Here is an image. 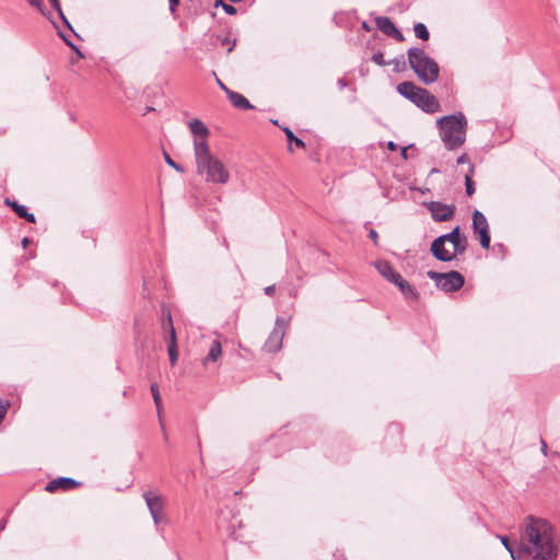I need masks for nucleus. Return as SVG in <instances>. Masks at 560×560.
I'll use <instances>...</instances> for the list:
<instances>
[{
	"instance_id": "obj_1",
	"label": "nucleus",
	"mask_w": 560,
	"mask_h": 560,
	"mask_svg": "<svg viewBox=\"0 0 560 560\" xmlns=\"http://www.w3.org/2000/svg\"><path fill=\"white\" fill-rule=\"evenodd\" d=\"M518 552L533 560H556L557 546L547 522L528 517L521 532Z\"/></svg>"
},
{
	"instance_id": "obj_2",
	"label": "nucleus",
	"mask_w": 560,
	"mask_h": 560,
	"mask_svg": "<svg viewBox=\"0 0 560 560\" xmlns=\"http://www.w3.org/2000/svg\"><path fill=\"white\" fill-rule=\"evenodd\" d=\"M194 152L197 172L205 176L207 182L214 184H226L229 182L230 173L226 166L211 154L207 141L195 140Z\"/></svg>"
},
{
	"instance_id": "obj_3",
	"label": "nucleus",
	"mask_w": 560,
	"mask_h": 560,
	"mask_svg": "<svg viewBox=\"0 0 560 560\" xmlns=\"http://www.w3.org/2000/svg\"><path fill=\"white\" fill-rule=\"evenodd\" d=\"M467 125V119L462 112L442 116L436 120L440 138L447 150L458 149L465 143Z\"/></svg>"
},
{
	"instance_id": "obj_4",
	"label": "nucleus",
	"mask_w": 560,
	"mask_h": 560,
	"mask_svg": "<svg viewBox=\"0 0 560 560\" xmlns=\"http://www.w3.org/2000/svg\"><path fill=\"white\" fill-rule=\"evenodd\" d=\"M467 247V238L459 233V226L450 233L436 237L431 244L432 255L440 261H452L457 255L463 254Z\"/></svg>"
},
{
	"instance_id": "obj_5",
	"label": "nucleus",
	"mask_w": 560,
	"mask_h": 560,
	"mask_svg": "<svg viewBox=\"0 0 560 560\" xmlns=\"http://www.w3.org/2000/svg\"><path fill=\"white\" fill-rule=\"evenodd\" d=\"M408 62L419 80L424 84H431L438 80L440 67L423 49L417 47L409 48Z\"/></svg>"
},
{
	"instance_id": "obj_6",
	"label": "nucleus",
	"mask_w": 560,
	"mask_h": 560,
	"mask_svg": "<svg viewBox=\"0 0 560 560\" xmlns=\"http://www.w3.org/2000/svg\"><path fill=\"white\" fill-rule=\"evenodd\" d=\"M397 91L405 98L411 101L423 112L433 114L440 110L438 98L428 90L417 86L413 82L405 81L397 85Z\"/></svg>"
},
{
	"instance_id": "obj_7",
	"label": "nucleus",
	"mask_w": 560,
	"mask_h": 560,
	"mask_svg": "<svg viewBox=\"0 0 560 560\" xmlns=\"http://www.w3.org/2000/svg\"><path fill=\"white\" fill-rule=\"evenodd\" d=\"M428 277L434 281L435 285L445 291L453 292L459 290L465 282L464 277L458 271H450L441 273L438 271L429 270Z\"/></svg>"
},
{
	"instance_id": "obj_8",
	"label": "nucleus",
	"mask_w": 560,
	"mask_h": 560,
	"mask_svg": "<svg viewBox=\"0 0 560 560\" xmlns=\"http://www.w3.org/2000/svg\"><path fill=\"white\" fill-rule=\"evenodd\" d=\"M287 322L278 317L275 323V328L265 342L264 349L267 352H277L282 348V340L285 334Z\"/></svg>"
},
{
	"instance_id": "obj_9",
	"label": "nucleus",
	"mask_w": 560,
	"mask_h": 560,
	"mask_svg": "<svg viewBox=\"0 0 560 560\" xmlns=\"http://www.w3.org/2000/svg\"><path fill=\"white\" fill-rule=\"evenodd\" d=\"M472 229L479 236L481 247L488 249L490 247L489 224L485 214L479 210H475L472 213Z\"/></svg>"
},
{
	"instance_id": "obj_10",
	"label": "nucleus",
	"mask_w": 560,
	"mask_h": 560,
	"mask_svg": "<svg viewBox=\"0 0 560 560\" xmlns=\"http://www.w3.org/2000/svg\"><path fill=\"white\" fill-rule=\"evenodd\" d=\"M427 207L431 212L433 220L436 222L447 221L453 217L455 210L454 206L439 201H431Z\"/></svg>"
},
{
	"instance_id": "obj_11",
	"label": "nucleus",
	"mask_w": 560,
	"mask_h": 560,
	"mask_svg": "<svg viewBox=\"0 0 560 560\" xmlns=\"http://www.w3.org/2000/svg\"><path fill=\"white\" fill-rule=\"evenodd\" d=\"M142 497L150 513H163L166 505V500L163 495L154 491H145Z\"/></svg>"
},
{
	"instance_id": "obj_12",
	"label": "nucleus",
	"mask_w": 560,
	"mask_h": 560,
	"mask_svg": "<svg viewBox=\"0 0 560 560\" xmlns=\"http://www.w3.org/2000/svg\"><path fill=\"white\" fill-rule=\"evenodd\" d=\"M375 22L380 31H382L385 35L392 36L399 42L404 40L402 34L396 28L389 18L377 16Z\"/></svg>"
},
{
	"instance_id": "obj_13",
	"label": "nucleus",
	"mask_w": 560,
	"mask_h": 560,
	"mask_svg": "<svg viewBox=\"0 0 560 560\" xmlns=\"http://www.w3.org/2000/svg\"><path fill=\"white\" fill-rule=\"evenodd\" d=\"M374 267L378 271V273L385 278L387 281L396 282L398 278L401 276L400 273L396 272L393 267L389 265V262L385 260H377L374 262Z\"/></svg>"
},
{
	"instance_id": "obj_14",
	"label": "nucleus",
	"mask_w": 560,
	"mask_h": 560,
	"mask_svg": "<svg viewBox=\"0 0 560 560\" xmlns=\"http://www.w3.org/2000/svg\"><path fill=\"white\" fill-rule=\"evenodd\" d=\"M79 483L72 479V478H68V477H59V478H56L51 481H49L46 487H45V490L48 491V492H54L58 489H65V490H68V489H71L75 486H78Z\"/></svg>"
},
{
	"instance_id": "obj_15",
	"label": "nucleus",
	"mask_w": 560,
	"mask_h": 560,
	"mask_svg": "<svg viewBox=\"0 0 560 560\" xmlns=\"http://www.w3.org/2000/svg\"><path fill=\"white\" fill-rule=\"evenodd\" d=\"M191 133L196 138H200L199 140L207 141V137L209 136L208 127L198 118L191 119L188 124Z\"/></svg>"
},
{
	"instance_id": "obj_16",
	"label": "nucleus",
	"mask_w": 560,
	"mask_h": 560,
	"mask_svg": "<svg viewBox=\"0 0 560 560\" xmlns=\"http://www.w3.org/2000/svg\"><path fill=\"white\" fill-rule=\"evenodd\" d=\"M394 284L399 289L401 294L406 299L416 300L418 298V292L416 289L400 276Z\"/></svg>"
},
{
	"instance_id": "obj_17",
	"label": "nucleus",
	"mask_w": 560,
	"mask_h": 560,
	"mask_svg": "<svg viewBox=\"0 0 560 560\" xmlns=\"http://www.w3.org/2000/svg\"><path fill=\"white\" fill-rule=\"evenodd\" d=\"M226 95H228L230 102L235 107L242 108V109H252L253 108V105L242 94L231 91V90H226Z\"/></svg>"
},
{
	"instance_id": "obj_18",
	"label": "nucleus",
	"mask_w": 560,
	"mask_h": 560,
	"mask_svg": "<svg viewBox=\"0 0 560 560\" xmlns=\"http://www.w3.org/2000/svg\"><path fill=\"white\" fill-rule=\"evenodd\" d=\"M222 355V347L220 341L214 340L211 343L209 352L203 360V364L206 365L208 362H215Z\"/></svg>"
},
{
	"instance_id": "obj_19",
	"label": "nucleus",
	"mask_w": 560,
	"mask_h": 560,
	"mask_svg": "<svg viewBox=\"0 0 560 560\" xmlns=\"http://www.w3.org/2000/svg\"><path fill=\"white\" fill-rule=\"evenodd\" d=\"M150 389H151L152 397H153V400H154V404H155V407H156L158 417L161 420L162 411H163V405H162L161 394H160V390H159V385L156 383H154V384L151 385Z\"/></svg>"
},
{
	"instance_id": "obj_20",
	"label": "nucleus",
	"mask_w": 560,
	"mask_h": 560,
	"mask_svg": "<svg viewBox=\"0 0 560 560\" xmlns=\"http://www.w3.org/2000/svg\"><path fill=\"white\" fill-rule=\"evenodd\" d=\"M413 31H415V35L416 37L422 39V40H428L429 39V31L427 28V26L423 24V23H417L415 26H413Z\"/></svg>"
},
{
	"instance_id": "obj_21",
	"label": "nucleus",
	"mask_w": 560,
	"mask_h": 560,
	"mask_svg": "<svg viewBox=\"0 0 560 560\" xmlns=\"http://www.w3.org/2000/svg\"><path fill=\"white\" fill-rule=\"evenodd\" d=\"M498 537L500 538V540H501L502 545L505 547V549L510 552L511 558L513 560L518 559L521 552H518V550L516 551L512 548V546L509 542V538L506 536H498Z\"/></svg>"
},
{
	"instance_id": "obj_22",
	"label": "nucleus",
	"mask_w": 560,
	"mask_h": 560,
	"mask_svg": "<svg viewBox=\"0 0 560 560\" xmlns=\"http://www.w3.org/2000/svg\"><path fill=\"white\" fill-rule=\"evenodd\" d=\"M167 318H168L167 326H168V330H170L167 342H168V346L176 347V334H175V329H174V326L172 323V317H171L170 313L167 315Z\"/></svg>"
},
{
	"instance_id": "obj_23",
	"label": "nucleus",
	"mask_w": 560,
	"mask_h": 560,
	"mask_svg": "<svg viewBox=\"0 0 560 560\" xmlns=\"http://www.w3.org/2000/svg\"><path fill=\"white\" fill-rule=\"evenodd\" d=\"M283 131H284L288 140L290 142H294V144L298 148H304L305 147L304 142L300 138L295 137L293 131L290 128H284Z\"/></svg>"
},
{
	"instance_id": "obj_24",
	"label": "nucleus",
	"mask_w": 560,
	"mask_h": 560,
	"mask_svg": "<svg viewBox=\"0 0 560 560\" xmlns=\"http://www.w3.org/2000/svg\"><path fill=\"white\" fill-rule=\"evenodd\" d=\"M5 203L11 206V208L14 210V212L21 217L25 214L26 207L19 205L16 201H10L9 199H5Z\"/></svg>"
},
{
	"instance_id": "obj_25",
	"label": "nucleus",
	"mask_w": 560,
	"mask_h": 560,
	"mask_svg": "<svg viewBox=\"0 0 560 560\" xmlns=\"http://www.w3.org/2000/svg\"><path fill=\"white\" fill-rule=\"evenodd\" d=\"M214 7L215 8L221 7L225 11V13H228L230 15H233L236 13V9L233 5L228 4V3L223 2L222 0H217L214 3Z\"/></svg>"
},
{
	"instance_id": "obj_26",
	"label": "nucleus",
	"mask_w": 560,
	"mask_h": 560,
	"mask_svg": "<svg viewBox=\"0 0 560 560\" xmlns=\"http://www.w3.org/2000/svg\"><path fill=\"white\" fill-rule=\"evenodd\" d=\"M222 46H228V52L233 50L235 39H231L229 36L218 37Z\"/></svg>"
},
{
	"instance_id": "obj_27",
	"label": "nucleus",
	"mask_w": 560,
	"mask_h": 560,
	"mask_svg": "<svg viewBox=\"0 0 560 560\" xmlns=\"http://www.w3.org/2000/svg\"><path fill=\"white\" fill-rule=\"evenodd\" d=\"M388 65H393L394 66V70L395 71H401L405 69V60H404V57H400V58H396L394 60H390L387 62Z\"/></svg>"
},
{
	"instance_id": "obj_28",
	"label": "nucleus",
	"mask_w": 560,
	"mask_h": 560,
	"mask_svg": "<svg viewBox=\"0 0 560 560\" xmlns=\"http://www.w3.org/2000/svg\"><path fill=\"white\" fill-rule=\"evenodd\" d=\"M465 186H466V194L468 196H471L474 192H475V183L472 182V179L470 178V175L467 174L465 176Z\"/></svg>"
},
{
	"instance_id": "obj_29",
	"label": "nucleus",
	"mask_w": 560,
	"mask_h": 560,
	"mask_svg": "<svg viewBox=\"0 0 560 560\" xmlns=\"http://www.w3.org/2000/svg\"><path fill=\"white\" fill-rule=\"evenodd\" d=\"M167 351H168L171 364L175 365L176 361L178 359V352H177L176 347L167 346Z\"/></svg>"
},
{
	"instance_id": "obj_30",
	"label": "nucleus",
	"mask_w": 560,
	"mask_h": 560,
	"mask_svg": "<svg viewBox=\"0 0 560 560\" xmlns=\"http://www.w3.org/2000/svg\"><path fill=\"white\" fill-rule=\"evenodd\" d=\"M51 5L58 11L59 15L61 16V19L65 21V23L68 25V27L71 28V25L70 23L68 22V20L65 18L63 13H62V10H61V7H60V3H59V0H48Z\"/></svg>"
},
{
	"instance_id": "obj_31",
	"label": "nucleus",
	"mask_w": 560,
	"mask_h": 560,
	"mask_svg": "<svg viewBox=\"0 0 560 560\" xmlns=\"http://www.w3.org/2000/svg\"><path fill=\"white\" fill-rule=\"evenodd\" d=\"M372 61L374 63H376L377 66H385L386 62L384 60V55L382 52H375L373 56H372Z\"/></svg>"
},
{
	"instance_id": "obj_32",
	"label": "nucleus",
	"mask_w": 560,
	"mask_h": 560,
	"mask_svg": "<svg viewBox=\"0 0 560 560\" xmlns=\"http://www.w3.org/2000/svg\"><path fill=\"white\" fill-rule=\"evenodd\" d=\"M165 162H166L170 166H172L173 168H175L176 171H178V172H180V173H183V172H184L183 167H180L177 163H175V162L170 158V155H168V154H166V153H165Z\"/></svg>"
},
{
	"instance_id": "obj_33",
	"label": "nucleus",
	"mask_w": 560,
	"mask_h": 560,
	"mask_svg": "<svg viewBox=\"0 0 560 560\" xmlns=\"http://www.w3.org/2000/svg\"><path fill=\"white\" fill-rule=\"evenodd\" d=\"M28 2V4H31L32 7H35L36 9H38L43 14H44V3H43V0H26Z\"/></svg>"
},
{
	"instance_id": "obj_34",
	"label": "nucleus",
	"mask_w": 560,
	"mask_h": 560,
	"mask_svg": "<svg viewBox=\"0 0 560 560\" xmlns=\"http://www.w3.org/2000/svg\"><path fill=\"white\" fill-rule=\"evenodd\" d=\"M369 237L373 241V243H374L375 245H377V244H378V234H377V232H376L375 230H373V229H372V230H370V232H369Z\"/></svg>"
},
{
	"instance_id": "obj_35",
	"label": "nucleus",
	"mask_w": 560,
	"mask_h": 560,
	"mask_svg": "<svg viewBox=\"0 0 560 560\" xmlns=\"http://www.w3.org/2000/svg\"><path fill=\"white\" fill-rule=\"evenodd\" d=\"M457 164H465V163H469V156L466 154V153H463L462 155H459L457 158Z\"/></svg>"
},
{
	"instance_id": "obj_36",
	"label": "nucleus",
	"mask_w": 560,
	"mask_h": 560,
	"mask_svg": "<svg viewBox=\"0 0 560 560\" xmlns=\"http://www.w3.org/2000/svg\"><path fill=\"white\" fill-rule=\"evenodd\" d=\"M20 218H23V219H26L28 222L31 223H34L35 222V217L33 213H30L27 211V209L25 210V214L24 215H21Z\"/></svg>"
},
{
	"instance_id": "obj_37",
	"label": "nucleus",
	"mask_w": 560,
	"mask_h": 560,
	"mask_svg": "<svg viewBox=\"0 0 560 560\" xmlns=\"http://www.w3.org/2000/svg\"><path fill=\"white\" fill-rule=\"evenodd\" d=\"M63 39H65V42L67 43L68 46H70L73 50H75L78 52L80 58H83V55L81 54V51L77 48V46L74 44H72L70 40H68L65 37H63Z\"/></svg>"
},
{
	"instance_id": "obj_38",
	"label": "nucleus",
	"mask_w": 560,
	"mask_h": 560,
	"mask_svg": "<svg viewBox=\"0 0 560 560\" xmlns=\"http://www.w3.org/2000/svg\"><path fill=\"white\" fill-rule=\"evenodd\" d=\"M152 520H153V523L155 525H159L161 518H162V513H158V514H154V513H150Z\"/></svg>"
},
{
	"instance_id": "obj_39",
	"label": "nucleus",
	"mask_w": 560,
	"mask_h": 560,
	"mask_svg": "<svg viewBox=\"0 0 560 560\" xmlns=\"http://www.w3.org/2000/svg\"><path fill=\"white\" fill-rule=\"evenodd\" d=\"M168 1H170V10H171V12H175V9L178 5L179 0H168Z\"/></svg>"
},
{
	"instance_id": "obj_40",
	"label": "nucleus",
	"mask_w": 560,
	"mask_h": 560,
	"mask_svg": "<svg viewBox=\"0 0 560 560\" xmlns=\"http://www.w3.org/2000/svg\"><path fill=\"white\" fill-rule=\"evenodd\" d=\"M275 290H276L275 285H269V287L265 288V293L267 295H271L275 292Z\"/></svg>"
},
{
	"instance_id": "obj_41",
	"label": "nucleus",
	"mask_w": 560,
	"mask_h": 560,
	"mask_svg": "<svg viewBox=\"0 0 560 560\" xmlns=\"http://www.w3.org/2000/svg\"><path fill=\"white\" fill-rule=\"evenodd\" d=\"M337 84H338L339 89H345L348 85V83L345 79H339L337 81Z\"/></svg>"
},
{
	"instance_id": "obj_42",
	"label": "nucleus",
	"mask_w": 560,
	"mask_h": 560,
	"mask_svg": "<svg viewBox=\"0 0 560 560\" xmlns=\"http://www.w3.org/2000/svg\"><path fill=\"white\" fill-rule=\"evenodd\" d=\"M387 148H388L390 151H395V150H396V148H397V145H396V143H395V142L389 141V142L387 143Z\"/></svg>"
},
{
	"instance_id": "obj_43",
	"label": "nucleus",
	"mask_w": 560,
	"mask_h": 560,
	"mask_svg": "<svg viewBox=\"0 0 560 560\" xmlns=\"http://www.w3.org/2000/svg\"><path fill=\"white\" fill-rule=\"evenodd\" d=\"M218 84H219V86H220L223 91H225V92H226V90H229V89L225 86V84H224L222 81H220L219 79H218Z\"/></svg>"
},
{
	"instance_id": "obj_44",
	"label": "nucleus",
	"mask_w": 560,
	"mask_h": 560,
	"mask_svg": "<svg viewBox=\"0 0 560 560\" xmlns=\"http://www.w3.org/2000/svg\"><path fill=\"white\" fill-rule=\"evenodd\" d=\"M22 244H23V246H24V247H26V245L28 244V238H27V237H24V238L22 240Z\"/></svg>"
},
{
	"instance_id": "obj_45",
	"label": "nucleus",
	"mask_w": 560,
	"mask_h": 560,
	"mask_svg": "<svg viewBox=\"0 0 560 560\" xmlns=\"http://www.w3.org/2000/svg\"><path fill=\"white\" fill-rule=\"evenodd\" d=\"M444 249H452V246L450 244L444 245Z\"/></svg>"
},
{
	"instance_id": "obj_46",
	"label": "nucleus",
	"mask_w": 560,
	"mask_h": 560,
	"mask_svg": "<svg viewBox=\"0 0 560 560\" xmlns=\"http://www.w3.org/2000/svg\"><path fill=\"white\" fill-rule=\"evenodd\" d=\"M546 447H547V446H546V443H545V442H542V452H544V453L546 452Z\"/></svg>"
},
{
	"instance_id": "obj_47",
	"label": "nucleus",
	"mask_w": 560,
	"mask_h": 560,
	"mask_svg": "<svg viewBox=\"0 0 560 560\" xmlns=\"http://www.w3.org/2000/svg\"><path fill=\"white\" fill-rule=\"evenodd\" d=\"M365 30H369V26L368 24L364 22L363 25H362Z\"/></svg>"
},
{
	"instance_id": "obj_48",
	"label": "nucleus",
	"mask_w": 560,
	"mask_h": 560,
	"mask_svg": "<svg viewBox=\"0 0 560 560\" xmlns=\"http://www.w3.org/2000/svg\"><path fill=\"white\" fill-rule=\"evenodd\" d=\"M406 151H407V149H406V148H404V149H402V155H404V156H406Z\"/></svg>"
}]
</instances>
